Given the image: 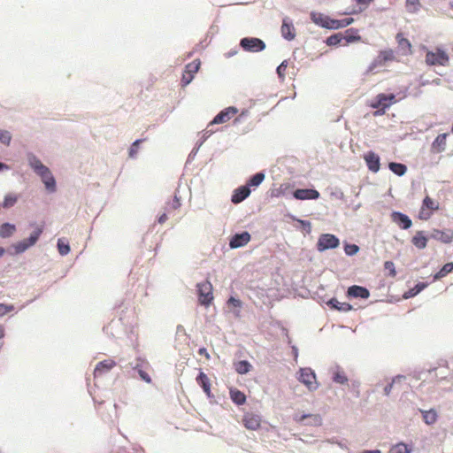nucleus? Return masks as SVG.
Wrapping results in <instances>:
<instances>
[{
	"mask_svg": "<svg viewBox=\"0 0 453 453\" xmlns=\"http://www.w3.org/2000/svg\"><path fill=\"white\" fill-rule=\"evenodd\" d=\"M27 160L30 167L41 177L46 188L54 192L56 190V181L50 169L33 154L27 156Z\"/></svg>",
	"mask_w": 453,
	"mask_h": 453,
	"instance_id": "obj_1",
	"label": "nucleus"
},
{
	"mask_svg": "<svg viewBox=\"0 0 453 453\" xmlns=\"http://www.w3.org/2000/svg\"><path fill=\"white\" fill-rule=\"evenodd\" d=\"M396 103L395 96L394 94H379L371 104V107L377 109L374 112V116H380L385 114L386 110L392 104Z\"/></svg>",
	"mask_w": 453,
	"mask_h": 453,
	"instance_id": "obj_2",
	"label": "nucleus"
},
{
	"mask_svg": "<svg viewBox=\"0 0 453 453\" xmlns=\"http://www.w3.org/2000/svg\"><path fill=\"white\" fill-rule=\"evenodd\" d=\"M238 112V109L234 106H229L223 111H221L219 114L215 116V118L210 122L205 130V134H211L213 133V130L211 128L213 125L216 124H224L229 121L232 118H234Z\"/></svg>",
	"mask_w": 453,
	"mask_h": 453,
	"instance_id": "obj_3",
	"label": "nucleus"
},
{
	"mask_svg": "<svg viewBox=\"0 0 453 453\" xmlns=\"http://www.w3.org/2000/svg\"><path fill=\"white\" fill-rule=\"evenodd\" d=\"M449 57L446 51L436 49L435 51H427L426 54V63L428 65H448Z\"/></svg>",
	"mask_w": 453,
	"mask_h": 453,
	"instance_id": "obj_4",
	"label": "nucleus"
},
{
	"mask_svg": "<svg viewBox=\"0 0 453 453\" xmlns=\"http://www.w3.org/2000/svg\"><path fill=\"white\" fill-rule=\"evenodd\" d=\"M198 300L201 304L208 306L213 300L212 285L209 280L197 284Z\"/></svg>",
	"mask_w": 453,
	"mask_h": 453,
	"instance_id": "obj_5",
	"label": "nucleus"
},
{
	"mask_svg": "<svg viewBox=\"0 0 453 453\" xmlns=\"http://www.w3.org/2000/svg\"><path fill=\"white\" fill-rule=\"evenodd\" d=\"M298 380L310 390H315L319 387L315 372L311 368H301Z\"/></svg>",
	"mask_w": 453,
	"mask_h": 453,
	"instance_id": "obj_6",
	"label": "nucleus"
},
{
	"mask_svg": "<svg viewBox=\"0 0 453 453\" xmlns=\"http://www.w3.org/2000/svg\"><path fill=\"white\" fill-rule=\"evenodd\" d=\"M240 45L244 50L250 52L262 51L265 48V43L262 40L256 37L242 38L241 40Z\"/></svg>",
	"mask_w": 453,
	"mask_h": 453,
	"instance_id": "obj_7",
	"label": "nucleus"
},
{
	"mask_svg": "<svg viewBox=\"0 0 453 453\" xmlns=\"http://www.w3.org/2000/svg\"><path fill=\"white\" fill-rule=\"evenodd\" d=\"M200 65L201 61L199 59H195L194 61L188 63L185 66V70L181 79V85L183 87H186L193 81L195 74L198 72L200 68Z\"/></svg>",
	"mask_w": 453,
	"mask_h": 453,
	"instance_id": "obj_8",
	"label": "nucleus"
},
{
	"mask_svg": "<svg viewBox=\"0 0 453 453\" xmlns=\"http://www.w3.org/2000/svg\"><path fill=\"white\" fill-rule=\"evenodd\" d=\"M340 244L339 239L331 234H323L319 236L317 248L319 251H324L328 249H334Z\"/></svg>",
	"mask_w": 453,
	"mask_h": 453,
	"instance_id": "obj_9",
	"label": "nucleus"
},
{
	"mask_svg": "<svg viewBox=\"0 0 453 453\" xmlns=\"http://www.w3.org/2000/svg\"><path fill=\"white\" fill-rule=\"evenodd\" d=\"M260 415L254 412H246L242 417V425L249 430H257L261 426Z\"/></svg>",
	"mask_w": 453,
	"mask_h": 453,
	"instance_id": "obj_10",
	"label": "nucleus"
},
{
	"mask_svg": "<svg viewBox=\"0 0 453 453\" xmlns=\"http://www.w3.org/2000/svg\"><path fill=\"white\" fill-rule=\"evenodd\" d=\"M150 368V364L147 360L143 358H137L135 365L133 366V369L136 370L139 373L140 378L144 380L146 383H151V378L150 374L146 372L147 369Z\"/></svg>",
	"mask_w": 453,
	"mask_h": 453,
	"instance_id": "obj_11",
	"label": "nucleus"
},
{
	"mask_svg": "<svg viewBox=\"0 0 453 453\" xmlns=\"http://www.w3.org/2000/svg\"><path fill=\"white\" fill-rule=\"evenodd\" d=\"M430 210V211H437L439 209V203L432 199L430 196H426L423 200V204L421 208V211L419 214V218L423 219H427L430 218L431 213L430 212H425V210Z\"/></svg>",
	"mask_w": 453,
	"mask_h": 453,
	"instance_id": "obj_12",
	"label": "nucleus"
},
{
	"mask_svg": "<svg viewBox=\"0 0 453 453\" xmlns=\"http://www.w3.org/2000/svg\"><path fill=\"white\" fill-rule=\"evenodd\" d=\"M391 219L402 229H409L411 225V219L405 214L399 211H393L391 213Z\"/></svg>",
	"mask_w": 453,
	"mask_h": 453,
	"instance_id": "obj_13",
	"label": "nucleus"
},
{
	"mask_svg": "<svg viewBox=\"0 0 453 453\" xmlns=\"http://www.w3.org/2000/svg\"><path fill=\"white\" fill-rule=\"evenodd\" d=\"M116 366V362L112 359H105L104 361L99 362L94 370V377H100L104 373L110 372L112 368Z\"/></svg>",
	"mask_w": 453,
	"mask_h": 453,
	"instance_id": "obj_14",
	"label": "nucleus"
},
{
	"mask_svg": "<svg viewBox=\"0 0 453 453\" xmlns=\"http://www.w3.org/2000/svg\"><path fill=\"white\" fill-rule=\"evenodd\" d=\"M364 159L366 163L368 169L372 173H377L380 170V157L373 151H368L365 156Z\"/></svg>",
	"mask_w": 453,
	"mask_h": 453,
	"instance_id": "obj_15",
	"label": "nucleus"
},
{
	"mask_svg": "<svg viewBox=\"0 0 453 453\" xmlns=\"http://www.w3.org/2000/svg\"><path fill=\"white\" fill-rule=\"evenodd\" d=\"M250 241V234L248 232L234 234L229 242L232 249H237L246 245Z\"/></svg>",
	"mask_w": 453,
	"mask_h": 453,
	"instance_id": "obj_16",
	"label": "nucleus"
},
{
	"mask_svg": "<svg viewBox=\"0 0 453 453\" xmlns=\"http://www.w3.org/2000/svg\"><path fill=\"white\" fill-rule=\"evenodd\" d=\"M280 32L282 36L288 41H291L296 37V29L288 18L283 19Z\"/></svg>",
	"mask_w": 453,
	"mask_h": 453,
	"instance_id": "obj_17",
	"label": "nucleus"
},
{
	"mask_svg": "<svg viewBox=\"0 0 453 453\" xmlns=\"http://www.w3.org/2000/svg\"><path fill=\"white\" fill-rule=\"evenodd\" d=\"M294 197L298 200L318 199L319 193L316 189L299 188L294 192Z\"/></svg>",
	"mask_w": 453,
	"mask_h": 453,
	"instance_id": "obj_18",
	"label": "nucleus"
},
{
	"mask_svg": "<svg viewBox=\"0 0 453 453\" xmlns=\"http://www.w3.org/2000/svg\"><path fill=\"white\" fill-rule=\"evenodd\" d=\"M431 236L443 243H449L453 241V231L434 229Z\"/></svg>",
	"mask_w": 453,
	"mask_h": 453,
	"instance_id": "obj_19",
	"label": "nucleus"
},
{
	"mask_svg": "<svg viewBox=\"0 0 453 453\" xmlns=\"http://www.w3.org/2000/svg\"><path fill=\"white\" fill-rule=\"evenodd\" d=\"M250 194V188L246 186H242L236 188L232 196V202L234 203H239L246 199Z\"/></svg>",
	"mask_w": 453,
	"mask_h": 453,
	"instance_id": "obj_20",
	"label": "nucleus"
},
{
	"mask_svg": "<svg viewBox=\"0 0 453 453\" xmlns=\"http://www.w3.org/2000/svg\"><path fill=\"white\" fill-rule=\"evenodd\" d=\"M311 19L316 25L327 29L330 17L321 12H311Z\"/></svg>",
	"mask_w": 453,
	"mask_h": 453,
	"instance_id": "obj_21",
	"label": "nucleus"
},
{
	"mask_svg": "<svg viewBox=\"0 0 453 453\" xmlns=\"http://www.w3.org/2000/svg\"><path fill=\"white\" fill-rule=\"evenodd\" d=\"M348 295L352 297L366 299L370 296V292L364 287L355 285L349 288Z\"/></svg>",
	"mask_w": 453,
	"mask_h": 453,
	"instance_id": "obj_22",
	"label": "nucleus"
},
{
	"mask_svg": "<svg viewBox=\"0 0 453 453\" xmlns=\"http://www.w3.org/2000/svg\"><path fill=\"white\" fill-rule=\"evenodd\" d=\"M353 22H354L353 18H346L343 19H335L330 18L327 29L343 28V27H346L349 25L352 24Z\"/></svg>",
	"mask_w": 453,
	"mask_h": 453,
	"instance_id": "obj_23",
	"label": "nucleus"
},
{
	"mask_svg": "<svg viewBox=\"0 0 453 453\" xmlns=\"http://www.w3.org/2000/svg\"><path fill=\"white\" fill-rule=\"evenodd\" d=\"M427 237L423 231H418L411 239V243L418 249L423 250L427 245Z\"/></svg>",
	"mask_w": 453,
	"mask_h": 453,
	"instance_id": "obj_24",
	"label": "nucleus"
},
{
	"mask_svg": "<svg viewBox=\"0 0 453 453\" xmlns=\"http://www.w3.org/2000/svg\"><path fill=\"white\" fill-rule=\"evenodd\" d=\"M196 382L199 386L202 387L204 393L208 396L211 395L210 379L203 372H200V373L198 374V376L196 378Z\"/></svg>",
	"mask_w": 453,
	"mask_h": 453,
	"instance_id": "obj_25",
	"label": "nucleus"
},
{
	"mask_svg": "<svg viewBox=\"0 0 453 453\" xmlns=\"http://www.w3.org/2000/svg\"><path fill=\"white\" fill-rule=\"evenodd\" d=\"M395 40L398 47L404 54L411 53V43L407 38L403 37L402 33L396 35Z\"/></svg>",
	"mask_w": 453,
	"mask_h": 453,
	"instance_id": "obj_26",
	"label": "nucleus"
},
{
	"mask_svg": "<svg viewBox=\"0 0 453 453\" xmlns=\"http://www.w3.org/2000/svg\"><path fill=\"white\" fill-rule=\"evenodd\" d=\"M227 306L229 309H231L232 312L236 318H239L241 316V308L242 306V303L241 300L234 298V296H231L227 300Z\"/></svg>",
	"mask_w": 453,
	"mask_h": 453,
	"instance_id": "obj_27",
	"label": "nucleus"
},
{
	"mask_svg": "<svg viewBox=\"0 0 453 453\" xmlns=\"http://www.w3.org/2000/svg\"><path fill=\"white\" fill-rule=\"evenodd\" d=\"M447 136V134H441L435 138L432 147L436 152H441L445 150Z\"/></svg>",
	"mask_w": 453,
	"mask_h": 453,
	"instance_id": "obj_28",
	"label": "nucleus"
},
{
	"mask_svg": "<svg viewBox=\"0 0 453 453\" xmlns=\"http://www.w3.org/2000/svg\"><path fill=\"white\" fill-rule=\"evenodd\" d=\"M229 394H230L231 400L234 403H236L238 405H242V404L245 403L246 395L241 390H239L237 388H231Z\"/></svg>",
	"mask_w": 453,
	"mask_h": 453,
	"instance_id": "obj_29",
	"label": "nucleus"
},
{
	"mask_svg": "<svg viewBox=\"0 0 453 453\" xmlns=\"http://www.w3.org/2000/svg\"><path fill=\"white\" fill-rule=\"evenodd\" d=\"M328 305H330L332 308L340 311H349L352 309V306L348 303H341L336 298H332L328 302Z\"/></svg>",
	"mask_w": 453,
	"mask_h": 453,
	"instance_id": "obj_30",
	"label": "nucleus"
},
{
	"mask_svg": "<svg viewBox=\"0 0 453 453\" xmlns=\"http://www.w3.org/2000/svg\"><path fill=\"white\" fill-rule=\"evenodd\" d=\"M16 231V226L10 223H4L0 226V237L7 238L12 236Z\"/></svg>",
	"mask_w": 453,
	"mask_h": 453,
	"instance_id": "obj_31",
	"label": "nucleus"
},
{
	"mask_svg": "<svg viewBox=\"0 0 453 453\" xmlns=\"http://www.w3.org/2000/svg\"><path fill=\"white\" fill-rule=\"evenodd\" d=\"M395 58L394 51L392 50H386L380 52L378 59L379 65H383L387 61H391Z\"/></svg>",
	"mask_w": 453,
	"mask_h": 453,
	"instance_id": "obj_32",
	"label": "nucleus"
},
{
	"mask_svg": "<svg viewBox=\"0 0 453 453\" xmlns=\"http://www.w3.org/2000/svg\"><path fill=\"white\" fill-rule=\"evenodd\" d=\"M333 380L339 384H346L348 382V378L344 371L337 367L333 372Z\"/></svg>",
	"mask_w": 453,
	"mask_h": 453,
	"instance_id": "obj_33",
	"label": "nucleus"
},
{
	"mask_svg": "<svg viewBox=\"0 0 453 453\" xmlns=\"http://www.w3.org/2000/svg\"><path fill=\"white\" fill-rule=\"evenodd\" d=\"M423 419L426 424L433 425L437 420V412L434 410L422 411Z\"/></svg>",
	"mask_w": 453,
	"mask_h": 453,
	"instance_id": "obj_34",
	"label": "nucleus"
},
{
	"mask_svg": "<svg viewBox=\"0 0 453 453\" xmlns=\"http://www.w3.org/2000/svg\"><path fill=\"white\" fill-rule=\"evenodd\" d=\"M405 8L409 13H417L420 8L421 4L419 0H406Z\"/></svg>",
	"mask_w": 453,
	"mask_h": 453,
	"instance_id": "obj_35",
	"label": "nucleus"
},
{
	"mask_svg": "<svg viewBox=\"0 0 453 453\" xmlns=\"http://www.w3.org/2000/svg\"><path fill=\"white\" fill-rule=\"evenodd\" d=\"M388 167L394 173L398 176L403 175L407 171L406 165L401 163H389Z\"/></svg>",
	"mask_w": 453,
	"mask_h": 453,
	"instance_id": "obj_36",
	"label": "nucleus"
},
{
	"mask_svg": "<svg viewBox=\"0 0 453 453\" xmlns=\"http://www.w3.org/2000/svg\"><path fill=\"white\" fill-rule=\"evenodd\" d=\"M234 367H235V371L239 374H245L250 372L251 365L248 361L242 360V361L237 362L234 365Z\"/></svg>",
	"mask_w": 453,
	"mask_h": 453,
	"instance_id": "obj_37",
	"label": "nucleus"
},
{
	"mask_svg": "<svg viewBox=\"0 0 453 453\" xmlns=\"http://www.w3.org/2000/svg\"><path fill=\"white\" fill-rule=\"evenodd\" d=\"M265 180V174L263 173H257L253 175L249 181L247 182V186L250 187H257L262 181Z\"/></svg>",
	"mask_w": 453,
	"mask_h": 453,
	"instance_id": "obj_38",
	"label": "nucleus"
},
{
	"mask_svg": "<svg viewBox=\"0 0 453 453\" xmlns=\"http://www.w3.org/2000/svg\"><path fill=\"white\" fill-rule=\"evenodd\" d=\"M453 271V263L445 264L441 269L434 275L435 280H440L445 277L448 273Z\"/></svg>",
	"mask_w": 453,
	"mask_h": 453,
	"instance_id": "obj_39",
	"label": "nucleus"
},
{
	"mask_svg": "<svg viewBox=\"0 0 453 453\" xmlns=\"http://www.w3.org/2000/svg\"><path fill=\"white\" fill-rule=\"evenodd\" d=\"M42 231L43 226L36 227V229L30 234L29 238L27 239V241L28 242V245H35L38 241L40 235L42 234Z\"/></svg>",
	"mask_w": 453,
	"mask_h": 453,
	"instance_id": "obj_40",
	"label": "nucleus"
},
{
	"mask_svg": "<svg viewBox=\"0 0 453 453\" xmlns=\"http://www.w3.org/2000/svg\"><path fill=\"white\" fill-rule=\"evenodd\" d=\"M345 39L348 42H356L360 40V36L357 35V30L350 28L345 31Z\"/></svg>",
	"mask_w": 453,
	"mask_h": 453,
	"instance_id": "obj_41",
	"label": "nucleus"
},
{
	"mask_svg": "<svg viewBox=\"0 0 453 453\" xmlns=\"http://www.w3.org/2000/svg\"><path fill=\"white\" fill-rule=\"evenodd\" d=\"M388 453H411V449L404 443H398L392 447Z\"/></svg>",
	"mask_w": 453,
	"mask_h": 453,
	"instance_id": "obj_42",
	"label": "nucleus"
},
{
	"mask_svg": "<svg viewBox=\"0 0 453 453\" xmlns=\"http://www.w3.org/2000/svg\"><path fill=\"white\" fill-rule=\"evenodd\" d=\"M58 250L60 255L65 256L70 252V246L68 242H65L63 239H58Z\"/></svg>",
	"mask_w": 453,
	"mask_h": 453,
	"instance_id": "obj_43",
	"label": "nucleus"
},
{
	"mask_svg": "<svg viewBox=\"0 0 453 453\" xmlns=\"http://www.w3.org/2000/svg\"><path fill=\"white\" fill-rule=\"evenodd\" d=\"M342 36L341 34H335L326 38V44L329 46H335L341 42Z\"/></svg>",
	"mask_w": 453,
	"mask_h": 453,
	"instance_id": "obj_44",
	"label": "nucleus"
},
{
	"mask_svg": "<svg viewBox=\"0 0 453 453\" xmlns=\"http://www.w3.org/2000/svg\"><path fill=\"white\" fill-rule=\"evenodd\" d=\"M17 200H18V197L15 195H7L4 197L3 206L4 208L12 207L16 203Z\"/></svg>",
	"mask_w": 453,
	"mask_h": 453,
	"instance_id": "obj_45",
	"label": "nucleus"
},
{
	"mask_svg": "<svg viewBox=\"0 0 453 453\" xmlns=\"http://www.w3.org/2000/svg\"><path fill=\"white\" fill-rule=\"evenodd\" d=\"M426 287V284L424 283V282H419L418 283L414 288H411L409 290V295L407 296V297L409 296H414L416 295H418L420 291H422Z\"/></svg>",
	"mask_w": 453,
	"mask_h": 453,
	"instance_id": "obj_46",
	"label": "nucleus"
},
{
	"mask_svg": "<svg viewBox=\"0 0 453 453\" xmlns=\"http://www.w3.org/2000/svg\"><path fill=\"white\" fill-rule=\"evenodd\" d=\"M288 61L284 60L281 62V64L277 67V74L279 75L280 80H284L286 76V70L288 67Z\"/></svg>",
	"mask_w": 453,
	"mask_h": 453,
	"instance_id": "obj_47",
	"label": "nucleus"
},
{
	"mask_svg": "<svg viewBox=\"0 0 453 453\" xmlns=\"http://www.w3.org/2000/svg\"><path fill=\"white\" fill-rule=\"evenodd\" d=\"M29 247H31V245H28V242L27 241V239L14 245L17 253L24 252Z\"/></svg>",
	"mask_w": 453,
	"mask_h": 453,
	"instance_id": "obj_48",
	"label": "nucleus"
},
{
	"mask_svg": "<svg viewBox=\"0 0 453 453\" xmlns=\"http://www.w3.org/2000/svg\"><path fill=\"white\" fill-rule=\"evenodd\" d=\"M359 250V247L356 244H346L344 246V251L348 256H353Z\"/></svg>",
	"mask_w": 453,
	"mask_h": 453,
	"instance_id": "obj_49",
	"label": "nucleus"
},
{
	"mask_svg": "<svg viewBox=\"0 0 453 453\" xmlns=\"http://www.w3.org/2000/svg\"><path fill=\"white\" fill-rule=\"evenodd\" d=\"M12 136L8 131L0 130V142L5 145H9Z\"/></svg>",
	"mask_w": 453,
	"mask_h": 453,
	"instance_id": "obj_50",
	"label": "nucleus"
},
{
	"mask_svg": "<svg viewBox=\"0 0 453 453\" xmlns=\"http://www.w3.org/2000/svg\"><path fill=\"white\" fill-rule=\"evenodd\" d=\"M142 142V140L138 139L136 140L130 147L129 149V157H134L138 152L139 144Z\"/></svg>",
	"mask_w": 453,
	"mask_h": 453,
	"instance_id": "obj_51",
	"label": "nucleus"
},
{
	"mask_svg": "<svg viewBox=\"0 0 453 453\" xmlns=\"http://www.w3.org/2000/svg\"><path fill=\"white\" fill-rule=\"evenodd\" d=\"M384 267L386 270H388L389 273H390V275L392 277H395L396 275V272H395V265L392 261H387L385 262L384 264Z\"/></svg>",
	"mask_w": 453,
	"mask_h": 453,
	"instance_id": "obj_52",
	"label": "nucleus"
},
{
	"mask_svg": "<svg viewBox=\"0 0 453 453\" xmlns=\"http://www.w3.org/2000/svg\"><path fill=\"white\" fill-rule=\"evenodd\" d=\"M13 305H7L4 303H0V317L7 314L8 312L13 311Z\"/></svg>",
	"mask_w": 453,
	"mask_h": 453,
	"instance_id": "obj_53",
	"label": "nucleus"
},
{
	"mask_svg": "<svg viewBox=\"0 0 453 453\" xmlns=\"http://www.w3.org/2000/svg\"><path fill=\"white\" fill-rule=\"evenodd\" d=\"M307 418H312L314 421H319V417L318 415L309 414V415H303L300 418H296V420L303 421Z\"/></svg>",
	"mask_w": 453,
	"mask_h": 453,
	"instance_id": "obj_54",
	"label": "nucleus"
},
{
	"mask_svg": "<svg viewBox=\"0 0 453 453\" xmlns=\"http://www.w3.org/2000/svg\"><path fill=\"white\" fill-rule=\"evenodd\" d=\"M198 354L203 356L207 360L211 358V356L205 348H200L198 349Z\"/></svg>",
	"mask_w": 453,
	"mask_h": 453,
	"instance_id": "obj_55",
	"label": "nucleus"
},
{
	"mask_svg": "<svg viewBox=\"0 0 453 453\" xmlns=\"http://www.w3.org/2000/svg\"><path fill=\"white\" fill-rule=\"evenodd\" d=\"M180 206V202L179 198L175 196H174V200H173V203H172V207H173L174 210H176V209H178Z\"/></svg>",
	"mask_w": 453,
	"mask_h": 453,
	"instance_id": "obj_56",
	"label": "nucleus"
},
{
	"mask_svg": "<svg viewBox=\"0 0 453 453\" xmlns=\"http://www.w3.org/2000/svg\"><path fill=\"white\" fill-rule=\"evenodd\" d=\"M357 4L360 5H369L373 0H355Z\"/></svg>",
	"mask_w": 453,
	"mask_h": 453,
	"instance_id": "obj_57",
	"label": "nucleus"
},
{
	"mask_svg": "<svg viewBox=\"0 0 453 453\" xmlns=\"http://www.w3.org/2000/svg\"><path fill=\"white\" fill-rule=\"evenodd\" d=\"M393 388V384H388V386L385 387L384 390H385V393L386 395H389L391 389Z\"/></svg>",
	"mask_w": 453,
	"mask_h": 453,
	"instance_id": "obj_58",
	"label": "nucleus"
},
{
	"mask_svg": "<svg viewBox=\"0 0 453 453\" xmlns=\"http://www.w3.org/2000/svg\"><path fill=\"white\" fill-rule=\"evenodd\" d=\"M5 335L4 326L0 324V339L4 338Z\"/></svg>",
	"mask_w": 453,
	"mask_h": 453,
	"instance_id": "obj_59",
	"label": "nucleus"
},
{
	"mask_svg": "<svg viewBox=\"0 0 453 453\" xmlns=\"http://www.w3.org/2000/svg\"><path fill=\"white\" fill-rule=\"evenodd\" d=\"M166 219H167V216H166V214H165V213H164L163 215H161V216L159 217V219H158V222H159L160 224H163Z\"/></svg>",
	"mask_w": 453,
	"mask_h": 453,
	"instance_id": "obj_60",
	"label": "nucleus"
},
{
	"mask_svg": "<svg viewBox=\"0 0 453 453\" xmlns=\"http://www.w3.org/2000/svg\"><path fill=\"white\" fill-rule=\"evenodd\" d=\"M362 453H381V452L379 449H374V450H365Z\"/></svg>",
	"mask_w": 453,
	"mask_h": 453,
	"instance_id": "obj_61",
	"label": "nucleus"
},
{
	"mask_svg": "<svg viewBox=\"0 0 453 453\" xmlns=\"http://www.w3.org/2000/svg\"><path fill=\"white\" fill-rule=\"evenodd\" d=\"M5 250L4 248L0 247V257L4 256Z\"/></svg>",
	"mask_w": 453,
	"mask_h": 453,
	"instance_id": "obj_62",
	"label": "nucleus"
},
{
	"mask_svg": "<svg viewBox=\"0 0 453 453\" xmlns=\"http://www.w3.org/2000/svg\"><path fill=\"white\" fill-rule=\"evenodd\" d=\"M4 168H7V165H5L4 164L0 162V170H2Z\"/></svg>",
	"mask_w": 453,
	"mask_h": 453,
	"instance_id": "obj_63",
	"label": "nucleus"
}]
</instances>
